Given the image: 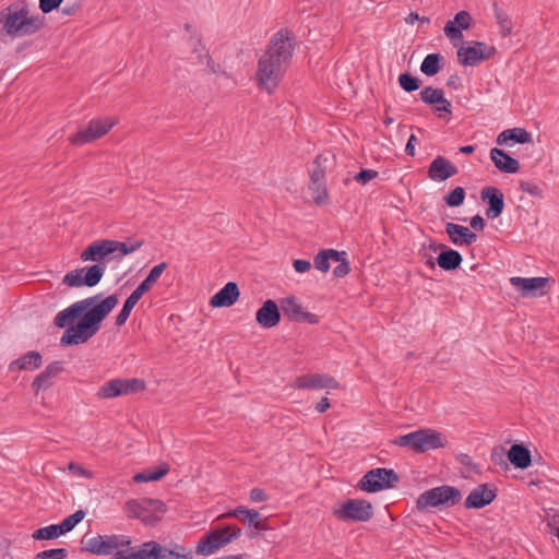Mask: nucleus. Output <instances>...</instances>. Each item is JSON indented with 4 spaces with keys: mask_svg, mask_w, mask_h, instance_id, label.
I'll use <instances>...</instances> for the list:
<instances>
[{
    "mask_svg": "<svg viewBox=\"0 0 559 559\" xmlns=\"http://www.w3.org/2000/svg\"><path fill=\"white\" fill-rule=\"evenodd\" d=\"M97 298L98 296H93L79 300L57 313L53 323L60 329L70 325L74 320L81 317L75 326H69L64 331L60 338L62 346L86 343L99 331L104 319L118 304V297L116 295H109L103 301L90 308Z\"/></svg>",
    "mask_w": 559,
    "mask_h": 559,
    "instance_id": "obj_1",
    "label": "nucleus"
},
{
    "mask_svg": "<svg viewBox=\"0 0 559 559\" xmlns=\"http://www.w3.org/2000/svg\"><path fill=\"white\" fill-rule=\"evenodd\" d=\"M294 34L280 29L258 60L254 81L260 90L272 94L282 81L294 52Z\"/></svg>",
    "mask_w": 559,
    "mask_h": 559,
    "instance_id": "obj_2",
    "label": "nucleus"
},
{
    "mask_svg": "<svg viewBox=\"0 0 559 559\" xmlns=\"http://www.w3.org/2000/svg\"><path fill=\"white\" fill-rule=\"evenodd\" d=\"M111 245L108 243V239H100L91 242L81 253L80 259L84 262L94 261L97 262L88 267L76 269L68 272L63 277V284L69 287H94L96 286L105 273V265L102 261L107 260V251H109Z\"/></svg>",
    "mask_w": 559,
    "mask_h": 559,
    "instance_id": "obj_3",
    "label": "nucleus"
},
{
    "mask_svg": "<svg viewBox=\"0 0 559 559\" xmlns=\"http://www.w3.org/2000/svg\"><path fill=\"white\" fill-rule=\"evenodd\" d=\"M3 29L11 37H23L36 34L45 25L41 15H29L27 5L11 4L0 13Z\"/></svg>",
    "mask_w": 559,
    "mask_h": 559,
    "instance_id": "obj_4",
    "label": "nucleus"
},
{
    "mask_svg": "<svg viewBox=\"0 0 559 559\" xmlns=\"http://www.w3.org/2000/svg\"><path fill=\"white\" fill-rule=\"evenodd\" d=\"M393 443L402 448H409L416 453H424L445 447L443 435L433 429H418L400 436Z\"/></svg>",
    "mask_w": 559,
    "mask_h": 559,
    "instance_id": "obj_5",
    "label": "nucleus"
},
{
    "mask_svg": "<svg viewBox=\"0 0 559 559\" xmlns=\"http://www.w3.org/2000/svg\"><path fill=\"white\" fill-rule=\"evenodd\" d=\"M461 498L462 495L457 488L442 485L420 493L416 500V509L423 512L429 508L453 507L461 501Z\"/></svg>",
    "mask_w": 559,
    "mask_h": 559,
    "instance_id": "obj_6",
    "label": "nucleus"
},
{
    "mask_svg": "<svg viewBox=\"0 0 559 559\" xmlns=\"http://www.w3.org/2000/svg\"><path fill=\"white\" fill-rule=\"evenodd\" d=\"M166 267V262H160L159 264L155 265L150 271L148 275L141 282V284L130 294V296L124 301L122 309L116 317L117 326H121L126 323L134 306L142 298V296L151 290L152 287L157 283Z\"/></svg>",
    "mask_w": 559,
    "mask_h": 559,
    "instance_id": "obj_7",
    "label": "nucleus"
},
{
    "mask_svg": "<svg viewBox=\"0 0 559 559\" xmlns=\"http://www.w3.org/2000/svg\"><path fill=\"white\" fill-rule=\"evenodd\" d=\"M192 552L178 554L171 549L160 546L157 542L144 543L139 549H131V552L118 551L115 559H192Z\"/></svg>",
    "mask_w": 559,
    "mask_h": 559,
    "instance_id": "obj_8",
    "label": "nucleus"
},
{
    "mask_svg": "<svg viewBox=\"0 0 559 559\" xmlns=\"http://www.w3.org/2000/svg\"><path fill=\"white\" fill-rule=\"evenodd\" d=\"M130 544L131 540L124 535H97L88 539L83 538L82 550L97 556L111 554L115 556L120 548L128 547Z\"/></svg>",
    "mask_w": 559,
    "mask_h": 559,
    "instance_id": "obj_9",
    "label": "nucleus"
},
{
    "mask_svg": "<svg viewBox=\"0 0 559 559\" xmlns=\"http://www.w3.org/2000/svg\"><path fill=\"white\" fill-rule=\"evenodd\" d=\"M400 477L394 469L377 467L368 471L357 483V488L366 492H378L395 487Z\"/></svg>",
    "mask_w": 559,
    "mask_h": 559,
    "instance_id": "obj_10",
    "label": "nucleus"
},
{
    "mask_svg": "<svg viewBox=\"0 0 559 559\" xmlns=\"http://www.w3.org/2000/svg\"><path fill=\"white\" fill-rule=\"evenodd\" d=\"M145 389V382L136 378H115L103 385L96 392V396L100 400H110L118 396L130 395L141 392Z\"/></svg>",
    "mask_w": 559,
    "mask_h": 559,
    "instance_id": "obj_11",
    "label": "nucleus"
},
{
    "mask_svg": "<svg viewBox=\"0 0 559 559\" xmlns=\"http://www.w3.org/2000/svg\"><path fill=\"white\" fill-rule=\"evenodd\" d=\"M333 515L343 522H368L373 516V507L365 499H348L333 509Z\"/></svg>",
    "mask_w": 559,
    "mask_h": 559,
    "instance_id": "obj_12",
    "label": "nucleus"
},
{
    "mask_svg": "<svg viewBox=\"0 0 559 559\" xmlns=\"http://www.w3.org/2000/svg\"><path fill=\"white\" fill-rule=\"evenodd\" d=\"M496 52L495 46L474 40L468 43V45H462L457 49V60L463 66L476 67L480 62L490 59Z\"/></svg>",
    "mask_w": 559,
    "mask_h": 559,
    "instance_id": "obj_13",
    "label": "nucleus"
},
{
    "mask_svg": "<svg viewBox=\"0 0 559 559\" xmlns=\"http://www.w3.org/2000/svg\"><path fill=\"white\" fill-rule=\"evenodd\" d=\"M115 124L116 121L109 118L92 119L86 127L80 129L69 140L73 145H83L104 136Z\"/></svg>",
    "mask_w": 559,
    "mask_h": 559,
    "instance_id": "obj_14",
    "label": "nucleus"
},
{
    "mask_svg": "<svg viewBox=\"0 0 559 559\" xmlns=\"http://www.w3.org/2000/svg\"><path fill=\"white\" fill-rule=\"evenodd\" d=\"M229 532L230 525L211 531L199 540L195 552L201 556L213 555L219 548L230 543V537H227Z\"/></svg>",
    "mask_w": 559,
    "mask_h": 559,
    "instance_id": "obj_15",
    "label": "nucleus"
},
{
    "mask_svg": "<svg viewBox=\"0 0 559 559\" xmlns=\"http://www.w3.org/2000/svg\"><path fill=\"white\" fill-rule=\"evenodd\" d=\"M497 497V488L492 485L480 484L465 499V508L480 509L490 504Z\"/></svg>",
    "mask_w": 559,
    "mask_h": 559,
    "instance_id": "obj_16",
    "label": "nucleus"
},
{
    "mask_svg": "<svg viewBox=\"0 0 559 559\" xmlns=\"http://www.w3.org/2000/svg\"><path fill=\"white\" fill-rule=\"evenodd\" d=\"M511 285L516 288L522 296H544L546 284L548 283L547 277H520L513 276L510 278Z\"/></svg>",
    "mask_w": 559,
    "mask_h": 559,
    "instance_id": "obj_17",
    "label": "nucleus"
},
{
    "mask_svg": "<svg viewBox=\"0 0 559 559\" xmlns=\"http://www.w3.org/2000/svg\"><path fill=\"white\" fill-rule=\"evenodd\" d=\"M222 518H237L249 526H252L255 531L269 530L267 519L263 518L254 509H249L247 507H237L236 509L229 510L224 513Z\"/></svg>",
    "mask_w": 559,
    "mask_h": 559,
    "instance_id": "obj_18",
    "label": "nucleus"
},
{
    "mask_svg": "<svg viewBox=\"0 0 559 559\" xmlns=\"http://www.w3.org/2000/svg\"><path fill=\"white\" fill-rule=\"evenodd\" d=\"M281 307L285 316L297 322H308L317 324L319 318L317 314L304 311L301 305L294 296H288L281 300Z\"/></svg>",
    "mask_w": 559,
    "mask_h": 559,
    "instance_id": "obj_19",
    "label": "nucleus"
},
{
    "mask_svg": "<svg viewBox=\"0 0 559 559\" xmlns=\"http://www.w3.org/2000/svg\"><path fill=\"white\" fill-rule=\"evenodd\" d=\"M337 381L328 374H304L295 379V389H337Z\"/></svg>",
    "mask_w": 559,
    "mask_h": 559,
    "instance_id": "obj_20",
    "label": "nucleus"
},
{
    "mask_svg": "<svg viewBox=\"0 0 559 559\" xmlns=\"http://www.w3.org/2000/svg\"><path fill=\"white\" fill-rule=\"evenodd\" d=\"M483 201L488 203L486 215L488 218H497L501 215L504 209L503 193L496 187H485L480 192Z\"/></svg>",
    "mask_w": 559,
    "mask_h": 559,
    "instance_id": "obj_21",
    "label": "nucleus"
},
{
    "mask_svg": "<svg viewBox=\"0 0 559 559\" xmlns=\"http://www.w3.org/2000/svg\"><path fill=\"white\" fill-rule=\"evenodd\" d=\"M457 173L456 166L443 156H437L428 167V177L433 181H445Z\"/></svg>",
    "mask_w": 559,
    "mask_h": 559,
    "instance_id": "obj_22",
    "label": "nucleus"
},
{
    "mask_svg": "<svg viewBox=\"0 0 559 559\" xmlns=\"http://www.w3.org/2000/svg\"><path fill=\"white\" fill-rule=\"evenodd\" d=\"M258 324L264 329H272L281 321V312L277 304L267 299L263 302L262 307L255 313Z\"/></svg>",
    "mask_w": 559,
    "mask_h": 559,
    "instance_id": "obj_23",
    "label": "nucleus"
},
{
    "mask_svg": "<svg viewBox=\"0 0 559 559\" xmlns=\"http://www.w3.org/2000/svg\"><path fill=\"white\" fill-rule=\"evenodd\" d=\"M240 292L235 282H228L222 289H219L210 299V305L213 308L230 307L239 298Z\"/></svg>",
    "mask_w": 559,
    "mask_h": 559,
    "instance_id": "obj_24",
    "label": "nucleus"
},
{
    "mask_svg": "<svg viewBox=\"0 0 559 559\" xmlns=\"http://www.w3.org/2000/svg\"><path fill=\"white\" fill-rule=\"evenodd\" d=\"M472 24V16L467 11H460L455 14L454 20L448 21L443 31L452 40L462 39L463 29H468Z\"/></svg>",
    "mask_w": 559,
    "mask_h": 559,
    "instance_id": "obj_25",
    "label": "nucleus"
},
{
    "mask_svg": "<svg viewBox=\"0 0 559 559\" xmlns=\"http://www.w3.org/2000/svg\"><path fill=\"white\" fill-rule=\"evenodd\" d=\"M124 511L128 518L140 519L147 525H154L159 521V516L150 512L142 499L127 501L124 504Z\"/></svg>",
    "mask_w": 559,
    "mask_h": 559,
    "instance_id": "obj_26",
    "label": "nucleus"
},
{
    "mask_svg": "<svg viewBox=\"0 0 559 559\" xmlns=\"http://www.w3.org/2000/svg\"><path fill=\"white\" fill-rule=\"evenodd\" d=\"M445 233L451 242L455 246H469L477 239V235L471 231L467 227L455 224L447 223Z\"/></svg>",
    "mask_w": 559,
    "mask_h": 559,
    "instance_id": "obj_27",
    "label": "nucleus"
},
{
    "mask_svg": "<svg viewBox=\"0 0 559 559\" xmlns=\"http://www.w3.org/2000/svg\"><path fill=\"white\" fill-rule=\"evenodd\" d=\"M490 159L497 169L507 174H515L520 169L518 159L508 155L503 150L493 147L490 150Z\"/></svg>",
    "mask_w": 559,
    "mask_h": 559,
    "instance_id": "obj_28",
    "label": "nucleus"
},
{
    "mask_svg": "<svg viewBox=\"0 0 559 559\" xmlns=\"http://www.w3.org/2000/svg\"><path fill=\"white\" fill-rule=\"evenodd\" d=\"M512 141L514 143L525 144L532 143L533 138L530 132L523 128H512L502 131L496 139L498 145H507Z\"/></svg>",
    "mask_w": 559,
    "mask_h": 559,
    "instance_id": "obj_29",
    "label": "nucleus"
},
{
    "mask_svg": "<svg viewBox=\"0 0 559 559\" xmlns=\"http://www.w3.org/2000/svg\"><path fill=\"white\" fill-rule=\"evenodd\" d=\"M63 367L60 361L49 364L32 382V388L37 393L41 388L51 385V379L62 371Z\"/></svg>",
    "mask_w": 559,
    "mask_h": 559,
    "instance_id": "obj_30",
    "label": "nucleus"
},
{
    "mask_svg": "<svg viewBox=\"0 0 559 559\" xmlns=\"http://www.w3.org/2000/svg\"><path fill=\"white\" fill-rule=\"evenodd\" d=\"M508 460L516 468L526 469L532 463V455L523 444H513L508 451Z\"/></svg>",
    "mask_w": 559,
    "mask_h": 559,
    "instance_id": "obj_31",
    "label": "nucleus"
},
{
    "mask_svg": "<svg viewBox=\"0 0 559 559\" xmlns=\"http://www.w3.org/2000/svg\"><path fill=\"white\" fill-rule=\"evenodd\" d=\"M43 357L39 352L29 350L19 359L12 361L9 366L10 370H35L41 366Z\"/></svg>",
    "mask_w": 559,
    "mask_h": 559,
    "instance_id": "obj_32",
    "label": "nucleus"
},
{
    "mask_svg": "<svg viewBox=\"0 0 559 559\" xmlns=\"http://www.w3.org/2000/svg\"><path fill=\"white\" fill-rule=\"evenodd\" d=\"M438 265L444 271L457 269L462 263V255L453 249H445L437 258Z\"/></svg>",
    "mask_w": 559,
    "mask_h": 559,
    "instance_id": "obj_33",
    "label": "nucleus"
},
{
    "mask_svg": "<svg viewBox=\"0 0 559 559\" xmlns=\"http://www.w3.org/2000/svg\"><path fill=\"white\" fill-rule=\"evenodd\" d=\"M493 14L496 21L499 25V34L502 38H506L512 34L513 22L510 15L498 5V3H493L492 5Z\"/></svg>",
    "mask_w": 559,
    "mask_h": 559,
    "instance_id": "obj_34",
    "label": "nucleus"
},
{
    "mask_svg": "<svg viewBox=\"0 0 559 559\" xmlns=\"http://www.w3.org/2000/svg\"><path fill=\"white\" fill-rule=\"evenodd\" d=\"M331 164V156L328 154L318 155L312 163V170L310 173V180H325V173Z\"/></svg>",
    "mask_w": 559,
    "mask_h": 559,
    "instance_id": "obj_35",
    "label": "nucleus"
},
{
    "mask_svg": "<svg viewBox=\"0 0 559 559\" xmlns=\"http://www.w3.org/2000/svg\"><path fill=\"white\" fill-rule=\"evenodd\" d=\"M443 57L440 53H429L421 62L420 71L427 76L436 75L442 68Z\"/></svg>",
    "mask_w": 559,
    "mask_h": 559,
    "instance_id": "obj_36",
    "label": "nucleus"
},
{
    "mask_svg": "<svg viewBox=\"0 0 559 559\" xmlns=\"http://www.w3.org/2000/svg\"><path fill=\"white\" fill-rule=\"evenodd\" d=\"M309 190L311 191L313 201L317 204H324L328 202L329 194L325 180H310Z\"/></svg>",
    "mask_w": 559,
    "mask_h": 559,
    "instance_id": "obj_37",
    "label": "nucleus"
},
{
    "mask_svg": "<svg viewBox=\"0 0 559 559\" xmlns=\"http://www.w3.org/2000/svg\"><path fill=\"white\" fill-rule=\"evenodd\" d=\"M443 96V90L432 86H426L420 91V99L428 105H435L439 103Z\"/></svg>",
    "mask_w": 559,
    "mask_h": 559,
    "instance_id": "obj_38",
    "label": "nucleus"
},
{
    "mask_svg": "<svg viewBox=\"0 0 559 559\" xmlns=\"http://www.w3.org/2000/svg\"><path fill=\"white\" fill-rule=\"evenodd\" d=\"M61 535H62V533L59 531L58 524H52V525L36 530L33 533V538L37 539V540H48V539L58 538Z\"/></svg>",
    "mask_w": 559,
    "mask_h": 559,
    "instance_id": "obj_39",
    "label": "nucleus"
},
{
    "mask_svg": "<svg viewBox=\"0 0 559 559\" xmlns=\"http://www.w3.org/2000/svg\"><path fill=\"white\" fill-rule=\"evenodd\" d=\"M85 516V512L83 510H78L73 514L67 516L60 524L59 531L63 534L72 531L75 525H78Z\"/></svg>",
    "mask_w": 559,
    "mask_h": 559,
    "instance_id": "obj_40",
    "label": "nucleus"
},
{
    "mask_svg": "<svg viewBox=\"0 0 559 559\" xmlns=\"http://www.w3.org/2000/svg\"><path fill=\"white\" fill-rule=\"evenodd\" d=\"M399 84L405 92L411 93L417 91L420 87L421 81L418 78L405 72L400 74Z\"/></svg>",
    "mask_w": 559,
    "mask_h": 559,
    "instance_id": "obj_41",
    "label": "nucleus"
},
{
    "mask_svg": "<svg viewBox=\"0 0 559 559\" xmlns=\"http://www.w3.org/2000/svg\"><path fill=\"white\" fill-rule=\"evenodd\" d=\"M115 246L112 249H117L118 253L123 258L124 255H128L130 253H133L134 251L139 250L143 246L142 240H138L134 242H122L118 240H114Z\"/></svg>",
    "mask_w": 559,
    "mask_h": 559,
    "instance_id": "obj_42",
    "label": "nucleus"
},
{
    "mask_svg": "<svg viewBox=\"0 0 559 559\" xmlns=\"http://www.w3.org/2000/svg\"><path fill=\"white\" fill-rule=\"evenodd\" d=\"M465 199V190L462 187L454 188L443 200L448 206L456 207L460 206Z\"/></svg>",
    "mask_w": 559,
    "mask_h": 559,
    "instance_id": "obj_43",
    "label": "nucleus"
},
{
    "mask_svg": "<svg viewBox=\"0 0 559 559\" xmlns=\"http://www.w3.org/2000/svg\"><path fill=\"white\" fill-rule=\"evenodd\" d=\"M68 550L66 548H53L38 552L34 559H66Z\"/></svg>",
    "mask_w": 559,
    "mask_h": 559,
    "instance_id": "obj_44",
    "label": "nucleus"
},
{
    "mask_svg": "<svg viewBox=\"0 0 559 559\" xmlns=\"http://www.w3.org/2000/svg\"><path fill=\"white\" fill-rule=\"evenodd\" d=\"M142 501L145 504L146 509H148V511L152 512L153 514L165 513L167 510L166 504L162 500L144 498L142 499Z\"/></svg>",
    "mask_w": 559,
    "mask_h": 559,
    "instance_id": "obj_45",
    "label": "nucleus"
},
{
    "mask_svg": "<svg viewBox=\"0 0 559 559\" xmlns=\"http://www.w3.org/2000/svg\"><path fill=\"white\" fill-rule=\"evenodd\" d=\"M313 263L317 270L321 272H326L330 269V257L328 250L320 251L314 257Z\"/></svg>",
    "mask_w": 559,
    "mask_h": 559,
    "instance_id": "obj_46",
    "label": "nucleus"
},
{
    "mask_svg": "<svg viewBox=\"0 0 559 559\" xmlns=\"http://www.w3.org/2000/svg\"><path fill=\"white\" fill-rule=\"evenodd\" d=\"M147 476L150 477L151 481H156L162 479L164 476H166L169 472V465L167 463L160 464L156 468H147Z\"/></svg>",
    "mask_w": 559,
    "mask_h": 559,
    "instance_id": "obj_47",
    "label": "nucleus"
},
{
    "mask_svg": "<svg viewBox=\"0 0 559 559\" xmlns=\"http://www.w3.org/2000/svg\"><path fill=\"white\" fill-rule=\"evenodd\" d=\"M378 171L373 169H361L359 173H357L354 176V180L357 181L360 185H366L370 180L378 177Z\"/></svg>",
    "mask_w": 559,
    "mask_h": 559,
    "instance_id": "obj_48",
    "label": "nucleus"
},
{
    "mask_svg": "<svg viewBox=\"0 0 559 559\" xmlns=\"http://www.w3.org/2000/svg\"><path fill=\"white\" fill-rule=\"evenodd\" d=\"M519 188L521 191L526 192L534 197H542L543 190L532 181H520Z\"/></svg>",
    "mask_w": 559,
    "mask_h": 559,
    "instance_id": "obj_49",
    "label": "nucleus"
},
{
    "mask_svg": "<svg viewBox=\"0 0 559 559\" xmlns=\"http://www.w3.org/2000/svg\"><path fill=\"white\" fill-rule=\"evenodd\" d=\"M205 60H206V67H207V70L211 72V73H214V74H223L224 76H226L227 79L230 78V75L222 69L221 64L219 63H216L210 55H205L204 56Z\"/></svg>",
    "mask_w": 559,
    "mask_h": 559,
    "instance_id": "obj_50",
    "label": "nucleus"
},
{
    "mask_svg": "<svg viewBox=\"0 0 559 559\" xmlns=\"http://www.w3.org/2000/svg\"><path fill=\"white\" fill-rule=\"evenodd\" d=\"M62 0H39V9L43 13H49L60 7Z\"/></svg>",
    "mask_w": 559,
    "mask_h": 559,
    "instance_id": "obj_51",
    "label": "nucleus"
},
{
    "mask_svg": "<svg viewBox=\"0 0 559 559\" xmlns=\"http://www.w3.org/2000/svg\"><path fill=\"white\" fill-rule=\"evenodd\" d=\"M68 468L75 476H83L87 478L92 477V473L90 471L85 469L82 465L75 462H70Z\"/></svg>",
    "mask_w": 559,
    "mask_h": 559,
    "instance_id": "obj_52",
    "label": "nucleus"
},
{
    "mask_svg": "<svg viewBox=\"0 0 559 559\" xmlns=\"http://www.w3.org/2000/svg\"><path fill=\"white\" fill-rule=\"evenodd\" d=\"M349 263L347 259L342 260L341 263L333 270L335 277H344L349 273Z\"/></svg>",
    "mask_w": 559,
    "mask_h": 559,
    "instance_id": "obj_53",
    "label": "nucleus"
},
{
    "mask_svg": "<svg viewBox=\"0 0 559 559\" xmlns=\"http://www.w3.org/2000/svg\"><path fill=\"white\" fill-rule=\"evenodd\" d=\"M269 499V496L266 492L261 488H253L250 491V500L252 502H262L266 501Z\"/></svg>",
    "mask_w": 559,
    "mask_h": 559,
    "instance_id": "obj_54",
    "label": "nucleus"
},
{
    "mask_svg": "<svg viewBox=\"0 0 559 559\" xmlns=\"http://www.w3.org/2000/svg\"><path fill=\"white\" fill-rule=\"evenodd\" d=\"M435 105H436L435 111L439 112V117H441L442 111H444L447 114L452 112V105L447 98H444V96L442 97V99L439 103H437Z\"/></svg>",
    "mask_w": 559,
    "mask_h": 559,
    "instance_id": "obj_55",
    "label": "nucleus"
},
{
    "mask_svg": "<svg viewBox=\"0 0 559 559\" xmlns=\"http://www.w3.org/2000/svg\"><path fill=\"white\" fill-rule=\"evenodd\" d=\"M311 267V263L308 260L297 259L294 261V269L298 273H305L309 271Z\"/></svg>",
    "mask_w": 559,
    "mask_h": 559,
    "instance_id": "obj_56",
    "label": "nucleus"
},
{
    "mask_svg": "<svg viewBox=\"0 0 559 559\" xmlns=\"http://www.w3.org/2000/svg\"><path fill=\"white\" fill-rule=\"evenodd\" d=\"M469 225L475 230H483L485 227V221L480 215H475L471 218Z\"/></svg>",
    "mask_w": 559,
    "mask_h": 559,
    "instance_id": "obj_57",
    "label": "nucleus"
},
{
    "mask_svg": "<svg viewBox=\"0 0 559 559\" xmlns=\"http://www.w3.org/2000/svg\"><path fill=\"white\" fill-rule=\"evenodd\" d=\"M328 253H329L330 260H333L334 262H340L341 263L342 260L346 259V252L345 251H337V250H334V249H328Z\"/></svg>",
    "mask_w": 559,
    "mask_h": 559,
    "instance_id": "obj_58",
    "label": "nucleus"
},
{
    "mask_svg": "<svg viewBox=\"0 0 559 559\" xmlns=\"http://www.w3.org/2000/svg\"><path fill=\"white\" fill-rule=\"evenodd\" d=\"M417 142V138L416 135L412 134L407 141V144H406V147H405V152L407 155L409 156H414L415 155V143Z\"/></svg>",
    "mask_w": 559,
    "mask_h": 559,
    "instance_id": "obj_59",
    "label": "nucleus"
},
{
    "mask_svg": "<svg viewBox=\"0 0 559 559\" xmlns=\"http://www.w3.org/2000/svg\"><path fill=\"white\" fill-rule=\"evenodd\" d=\"M447 85L452 88V90H457L461 87V79L457 74H453L451 75L448 80H447Z\"/></svg>",
    "mask_w": 559,
    "mask_h": 559,
    "instance_id": "obj_60",
    "label": "nucleus"
},
{
    "mask_svg": "<svg viewBox=\"0 0 559 559\" xmlns=\"http://www.w3.org/2000/svg\"><path fill=\"white\" fill-rule=\"evenodd\" d=\"M330 407V401L328 397H322L316 405V411L319 413H324Z\"/></svg>",
    "mask_w": 559,
    "mask_h": 559,
    "instance_id": "obj_61",
    "label": "nucleus"
},
{
    "mask_svg": "<svg viewBox=\"0 0 559 559\" xmlns=\"http://www.w3.org/2000/svg\"><path fill=\"white\" fill-rule=\"evenodd\" d=\"M133 480L135 483H147V481H151L150 480V477L147 476V471L144 469L143 472L141 473H136L134 476H133Z\"/></svg>",
    "mask_w": 559,
    "mask_h": 559,
    "instance_id": "obj_62",
    "label": "nucleus"
},
{
    "mask_svg": "<svg viewBox=\"0 0 559 559\" xmlns=\"http://www.w3.org/2000/svg\"><path fill=\"white\" fill-rule=\"evenodd\" d=\"M80 8V4L72 3L71 5H66L62 8V13L64 15H73Z\"/></svg>",
    "mask_w": 559,
    "mask_h": 559,
    "instance_id": "obj_63",
    "label": "nucleus"
},
{
    "mask_svg": "<svg viewBox=\"0 0 559 559\" xmlns=\"http://www.w3.org/2000/svg\"><path fill=\"white\" fill-rule=\"evenodd\" d=\"M230 531H231V533L227 534V537H230V542L233 539L238 538L241 535V528H239L237 526H230Z\"/></svg>",
    "mask_w": 559,
    "mask_h": 559,
    "instance_id": "obj_64",
    "label": "nucleus"
}]
</instances>
